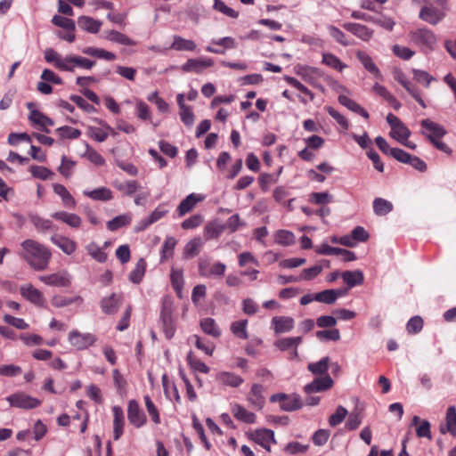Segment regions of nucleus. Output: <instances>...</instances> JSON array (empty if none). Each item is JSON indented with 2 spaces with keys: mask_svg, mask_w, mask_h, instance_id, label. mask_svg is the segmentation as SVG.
Here are the masks:
<instances>
[{
  "mask_svg": "<svg viewBox=\"0 0 456 456\" xmlns=\"http://www.w3.org/2000/svg\"><path fill=\"white\" fill-rule=\"evenodd\" d=\"M20 256L36 271H43L48 267L51 251L34 240H25L20 244Z\"/></svg>",
  "mask_w": 456,
  "mask_h": 456,
  "instance_id": "1",
  "label": "nucleus"
},
{
  "mask_svg": "<svg viewBox=\"0 0 456 456\" xmlns=\"http://www.w3.org/2000/svg\"><path fill=\"white\" fill-rule=\"evenodd\" d=\"M6 401L12 407L25 410L34 409L41 404L40 400L20 392L9 395L6 397Z\"/></svg>",
  "mask_w": 456,
  "mask_h": 456,
  "instance_id": "2",
  "label": "nucleus"
},
{
  "mask_svg": "<svg viewBox=\"0 0 456 456\" xmlns=\"http://www.w3.org/2000/svg\"><path fill=\"white\" fill-rule=\"evenodd\" d=\"M52 22L64 30L63 32L58 33L59 37L68 42H73L75 40L76 24L73 20L61 15H54L52 19Z\"/></svg>",
  "mask_w": 456,
  "mask_h": 456,
  "instance_id": "3",
  "label": "nucleus"
},
{
  "mask_svg": "<svg viewBox=\"0 0 456 456\" xmlns=\"http://www.w3.org/2000/svg\"><path fill=\"white\" fill-rule=\"evenodd\" d=\"M410 38L416 45L428 49H433L436 45V35L428 28H419L411 32Z\"/></svg>",
  "mask_w": 456,
  "mask_h": 456,
  "instance_id": "4",
  "label": "nucleus"
},
{
  "mask_svg": "<svg viewBox=\"0 0 456 456\" xmlns=\"http://www.w3.org/2000/svg\"><path fill=\"white\" fill-rule=\"evenodd\" d=\"M54 61L55 66L63 70L74 71L76 69H89L94 65L90 59H47Z\"/></svg>",
  "mask_w": 456,
  "mask_h": 456,
  "instance_id": "5",
  "label": "nucleus"
},
{
  "mask_svg": "<svg viewBox=\"0 0 456 456\" xmlns=\"http://www.w3.org/2000/svg\"><path fill=\"white\" fill-rule=\"evenodd\" d=\"M68 339L69 344L77 350H85L96 341L94 335L81 333L77 330H73L69 333Z\"/></svg>",
  "mask_w": 456,
  "mask_h": 456,
  "instance_id": "6",
  "label": "nucleus"
},
{
  "mask_svg": "<svg viewBox=\"0 0 456 456\" xmlns=\"http://www.w3.org/2000/svg\"><path fill=\"white\" fill-rule=\"evenodd\" d=\"M39 280L46 285L54 287H68L71 283V276L66 270L42 275Z\"/></svg>",
  "mask_w": 456,
  "mask_h": 456,
  "instance_id": "7",
  "label": "nucleus"
},
{
  "mask_svg": "<svg viewBox=\"0 0 456 456\" xmlns=\"http://www.w3.org/2000/svg\"><path fill=\"white\" fill-rule=\"evenodd\" d=\"M127 418L135 428H141L146 423V416L135 400H130L127 407Z\"/></svg>",
  "mask_w": 456,
  "mask_h": 456,
  "instance_id": "8",
  "label": "nucleus"
},
{
  "mask_svg": "<svg viewBox=\"0 0 456 456\" xmlns=\"http://www.w3.org/2000/svg\"><path fill=\"white\" fill-rule=\"evenodd\" d=\"M205 196L198 193H191L183 199L176 208L178 217L184 216L187 213L191 212L198 203L203 201Z\"/></svg>",
  "mask_w": 456,
  "mask_h": 456,
  "instance_id": "9",
  "label": "nucleus"
},
{
  "mask_svg": "<svg viewBox=\"0 0 456 456\" xmlns=\"http://www.w3.org/2000/svg\"><path fill=\"white\" fill-rule=\"evenodd\" d=\"M395 159L399 162L411 165L418 171L423 172L427 169L426 163L417 156L409 154L403 151H394Z\"/></svg>",
  "mask_w": 456,
  "mask_h": 456,
  "instance_id": "10",
  "label": "nucleus"
},
{
  "mask_svg": "<svg viewBox=\"0 0 456 456\" xmlns=\"http://www.w3.org/2000/svg\"><path fill=\"white\" fill-rule=\"evenodd\" d=\"M265 388L260 384H254L247 396L250 406L255 410L260 411L264 408L265 398L264 396Z\"/></svg>",
  "mask_w": 456,
  "mask_h": 456,
  "instance_id": "11",
  "label": "nucleus"
},
{
  "mask_svg": "<svg viewBox=\"0 0 456 456\" xmlns=\"http://www.w3.org/2000/svg\"><path fill=\"white\" fill-rule=\"evenodd\" d=\"M20 291L21 296L32 304L37 306H45V299L42 292L31 284L21 286Z\"/></svg>",
  "mask_w": 456,
  "mask_h": 456,
  "instance_id": "12",
  "label": "nucleus"
},
{
  "mask_svg": "<svg viewBox=\"0 0 456 456\" xmlns=\"http://www.w3.org/2000/svg\"><path fill=\"white\" fill-rule=\"evenodd\" d=\"M421 126L424 129L421 133L430 141L431 136L435 139H440L445 135L446 130L439 124L429 118L421 121Z\"/></svg>",
  "mask_w": 456,
  "mask_h": 456,
  "instance_id": "13",
  "label": "nucleus"
},
{
  "mask_svg": "<svg viewBox=\"0 0 456 456\" xmlns=\"http://www.w3.org/2000/svg\"><path fill=\"white\" fill-rule=\"evenodd\" d=\"M444 17V12L432 5H425L419 12V18L431 25H436Z\"/></svg>",
  "mask_w": 456,
  "mask_h": 456,
  "instance_id": "14",
  "label": "nucleus"
},
{
  "mask_svg": "<svg viewBox=\"0 0 456 456\" xmlns=\"http://www.w3.org/2000/svg\"><path fill=\"white\" fill-rule=\"evenodd\" d=\"M333 385V380L329 375L314 379L311 383L305 386V393H318L330 388Z\"/></svg>",
  "mask_w": 456,
  "mask_h": 456,
  "instance_id": "15",
  "label": "nucleus"
},
{
  "mask_svg": "<svg viewBox=\"0 0 456 456\" xmlns=\"http://www.w3.org/2000/svg\"><path fill=\"white\" fill-rule=\"evenodd\" d=\"M122 303V299L119 296L113 293L109 297H103L101 302L100 305L102 308V311L106 314H115Z\"/></svg>",
  "mask_w": 456,
  "mask_h": 456,
  "instance_id": "16",
  "label": "nucleus"
},
{
  "mask_svg": "<svg viewBox=\"0 0 456 456\" xmlns=\"http://www.w3.org/2000/svg\"><path fill=\"white\" fill-rule=\"evenodd\" d=\"M113 412V438L118 440L124 432L125 419L124 412L120 406L112 407Z\"/></svg>",
  "mask_w": 456,
  "mask_h": 456,
  "instance_id": "17",
  "label": "nucleus"
},
{
  "mask_svg": "<svg viewBox=\"0 0 456 456\" xmlns=\"http://www.w3.org/2000/svg\"><path fill=\"white\" fill-rule=\"evenodd\" d=\"M50 240L55 246H57L62 252L67 255H71L77 248L76 242L66 236L54 234L51 237Z\"/></svg>",
  "mask_w": 456,
  "mask_h": 456,
  "instance_id": "18",
  "label": "nucleus"
},
{
  "mask_svg": "<svg viewBox=\"0 0 456 456\" xmlns=\"http://www.w3.org/2000/svg\"><path fill=\"white\" fill-rule=\"evenodd\" d=\"M216 380L219 384L230 387H238L244 382V379L240 376L229 371H220L216 373Z\"/></svg>",
  "mask_w": 456,
  "mask_h": 456,
  "instance_id": "19",
  "label": "nucleus"
},
{
  "mask_svg": "<svg viewBox=\"0 0 456 456\" xmlns=\"http://www.w3.org/2000/svg\"><path fill=\"white\" fill-rule=\"evenodd\" d=\"M52 217L55 220L61 221L63 224L69 225L71 228H79L82 224L81 217L74 213H69L66 211H58L52 214Z\"/></svg>",
  "mask_w": 456,
  "mask_h": 456,
  "instance_id": "20",
  "label": "nucleus"
},
{
  "mask_svg": "<svg viewBox=\"0 0 456 456\" xmlns=\"http://www.w3.org/2000/svg\"><path fill=\"white\" fill-rule=\"evenodd\" d=\"M212 65L213 61L211 59H189L188 61L183 65L182 69L184 72L200 73Z\"/></svg>",
  "mask_w": 456,
  "mask_h": 456,
  "instance_id": "21",
  "label": "nucleus"
},
{
  "mask_svg": "<svg viewBox=\"0 0 456 456\" xmlns=\"http://www.w3.org/2000/svg\"><path fill=\"white\" fill-rule=\"evenodd\" d=\"M29 120L37 129L45 133H49L48 126H53V121L38 110L30 112Z\"/></svg>",
  "mask_w": 456,
  "mask_h": 456,
  "instance_id": "22",
  "label": "nucleus"
},
{
  "mask_svg": "<svg viewBox=\"0 0 456 456\" xmlns=\"http://www.w3.org/2000/svg\"><path fill=\"white\" fill-rule=\"evenodd\" d=\"M232 413L235 419L244 423L254 424L256 422V414L238 403L232 405Z\"/></svg>",
  "mask_w": 456,
  "mask_h": 456,
  "instance_id": "23",
  "label": "nucleus"
},
{
  "mask_svg": "<svg viewBox=\"0 0 456 456\" xmlns=\"http://www.w3.org/2000/svg\"><path fill=\"white\" fill-rule=\"evenodd\" d=\"M442 434L450 433L453 436H456V406H449L445 415V425L440 426Z\"/></svg>",
  "mask_w": 456,
  "mask_h": 456,
  "instance_id": "24",
  "label": "nucleus"
},
{
  "mask_svg": "<svg viewBox=\"0 0 456 456\" xmlns=\"http://www.w3.org/2000/svg\"><path fill=\"white\" fill-rule=\"evenodd\" d=\"M102 25V21L95 20L90 16L83 15L78 17L77 19L78 28L88 33H97L100 30Z\"/></svg>",
  "mask_w": 456,
  "mask_h": 456,
  "instance_id": "25",
  "label": "nucleus"
},
{
  "mask_svg": "<svg viewBox=\"0 0 456 456\" xmlns=\"http://www.w3.org/2000/svg\"><path fill=\"white\" fill-rule=\"evenodd\" d=\"M83 194L93 200L109 201L112 200L113 193L107 187H99L94 190H85Z\"/></svg>",
  "mask_w": 456,
  "mask_h": 456,
  "instance_id": "26",
  "label": "nucleus"
},
{
  "mask_svg": "<svg viewBox=\"0 0 456 456\" xmlns=\"http://www.w3.org/2000/svg\"><path fill=\"white\" fill-rule=\"evenodd\" d=\"M252 438L261 446H268V443L276 444L273 431L267 428L256 430L252 435Z\"/></svg>",
  "mask_w": 456,
  "mask_h": 456,
  "instance_id": "27",
  "label": "nucleus"
},
{
  "mask_svg": "<svg viewBox=\"0 0 456 456\" xmlns=\"http://www.w3.org/2000/svg\"><path fill=\"white\" fill-rule=\"evenodd\" d=\"M276 334L290 331L294 328V320L291 317H273L272 320Z\"/></svg>",
  "mask_w": 456,
  "mask_h": 456,
  "instance_id": "28",
  "label": "nucleus"
},
{
  "mask_svg": "<svg viewBox=\"0 0 456 456\" xmlns=\"http://www.w3.org/2000/svg\"><path fill=\"white\" fill-rule=\"evenodd\" d=\"M345 28L359 38L368 41L371 38L373 35V31L369 29L367 27L358 23H346L344 25Z\"/></svg>",
  "mask_w": 456,
  "mask_h": 456,
  "instance_id": "29",
  "label": "nucleus"
},
{
  "mask_svg": "<svg viewBox=\"0 0 456 456\" xmlns=\"http://www.w3.org/2000/svg\"><path fill=\"white\" fill-rule=\"evenodd\" d=\"M234 46V39L227 37L213 42L211 45L208 46L207 50L212 53L224 54L225 49L233 48Z\"/></svg>",
  "mask_w": 456,
  "mask_h": 456,
  "instance_id": "30",
  "label": "nucleus"
},
{
  "mask_svg": "<svg viewBox=\"0 0 456 456\" xmlns=\"http://www.w3.org/2000/svg\"><path fill=\"white\" fill-rule=\"evenodd\" d=\"M341 277L349 288L362 285L364 281L363 273L360 270L346 271L341 273Z\"/></svg>",
  "mask_w": 456,
  "mask_h": 456,
  "instance_id": "31",
  "label": "nucleus"
},
{
  "mask_svg": "<svg viewBox=\"0 0 456 456\" xmlns=\"http://www.w3.org/2000/svg\"><path fill=\"white\" fill-rule=\"evenodd\" d=\"M338 102L340 104L346 107L351 111L362 116L365 119L369 118V113L361 105L346 95H339Z\"/></svg>",
  "mask_w": 456,
  "mask_h": 456,
  "instance_id": "32",
  "label": "nucleus"
},
{
  "mask_svg": "<svg viewBox=\"0 0 456 456\" xmlns=\"http://www.w3.org/2000/svg\"><path fill=\"white\" fill-rule=\"evenodd\" d=\"M224 225L216 220L208 222L204 227V237L207 240L218 238L224 230Z\"/></svg>",
  "mask_w": 456,
  "mask_h": 456,
  "instance_id": "33",
  "label": "nucleus"
},
{
  "mask_svg": "<svg viewBox=\"0 0 456 456\" xmlns=\"http://www.w3.org/2000/svg\"><path fill=\"white\" fill-rule=\"evenodd\" d=\"M53 191L61 198L62 203L68 208H75L76 200L73 196L69 192L66 187L60 183L53 184Z\"/></svg>",
  "mask_w": 456,
  "mask_h": 456,
  "instance_id": "34",
  "label": "nucleus"
},
{
  "mask_svg": "<svg viewBox=\"0 0 456 456\" xmlns=\"http://www.w3.org/2000/svg\"><path fill=\"white\" fill-rule=\"evenodd\" d=\"M274 242L281 246H291L295 243L296 238L293 232L288 230H278L273 234Z\"/></svg>",
  "mask_w": 456,
  "mask_h": 456,
  "instance_id": "35",
  "label": "nucleus"
},
{
  "mask_svg": "<svg viewBox=\"0 0 456 456\" xmlns=\"http://www.w3.org/2000/svg\"><path fill=\"white\" fill-rule=\"evenodd\" d=\"M146 265L145 260L140 258L135 264L134 268L129 273V281L134 284L140 283L145 274Z\"/></svg>",
  "mask_w": 456,
  "mask_h": 456,
  "instance_id": "36",
  "label": "nucleus"
},
{
  "mask_svg": "<svg viewBox=\"0 0 456 456\" xmlns=\"http://www.w3.org/2000/svg\"><path fill=\"white\" fill-rule=\"evenodd\" d=\"M330 363V358L328 356H325L316 362L309 363L307 369L314 375H323L327 373Z\"/></svg>",
  "mask_w": 456,
  "mask_h": 456,
  "instance_id": "37",
  "label": "nucleus"
},
{
  "mask_svg": "<svg viewBox=\"0 0 456 456\" xmlns=\"http://www.w3.org/2000/svg\"><path fill=\"white\" fill-rule=\"evenodd\" d=\"M393 210V204L382 198H376L373 200V211L377 216H385Z\"/></svg>",
  "mask_w": 456,
  "mask_h": 456,
  "instance_id": "38",
  "label": "nucleus"
},
{
  "mask_svg": "<svg viewBox=\"0 0 456 456\" xmlns=\"http://www.w3.org/2000/svg\"><path fill=\"white\" fill-rule=\"evenodd\" d=\"M200 327L202 330L214 338H218L221 335V330L216 324V322L212 318H204L200 321Z\"/></svg>",
  "mask_w": 456,
  "mask_h": 456,
  "instance_id": "39",
  "label": "nucleus"
},
{
  "mask_svg": "<svg viewBox=\"0 0 456 456\" xmlns=\"http://www.w3.org/2000/svg\"><path fill=\"white\" fill-rule=\"evenodd\" d=\"M29 220L35 226V228L40 232H45L50 231L53 224L51 220L41 217L37 215H30Z\"/></svg>",
  "mask_w": 456,
  "mask_h": 456,
  "instance_id": "40",
  "label": "nucleus"
},
{
  "mask_svg": "<svg viewBox=\"0 0 456 456\" xmlns=\"http://www.w3.org/2000/svg\"><path fill=\"white\" fill-rule=\"evenodd\" d=\"M132 221L130 214H124L114 217L107 223V228L113 232L123 226L128 225Z\"/></svg>",
  "mask_w": 456,
  "mask_h": 456,
  "instance_id": "41",
  "label": "nucleus"
},
{
  "mask_svg": "<svg viewBox=\"0 0 456 456\" xmlns=\"http://www.w3.org/2000/svg\"><path fill=\"white\" fill-rule=\"evenodd\" d=\"M171 282L178 297H182V292L183 289V274L182 270L172 268Z\"/></svg>",
  "mask_w": 456,
  "mask_h": 456,
  "instance_id": "42",
  "label": "nucleus"
},
{
  "mask_svg": "<svg viewBox=\"0 0 456 456\" xmlns=\"http://www.w3.org/2000/svg\"><path fill=\"white\" fill-rule=\"evenodd\" d=\"M280 406L285 411H292L301 407V402L297 395H285Z\"/></svg>",
  "mask_w": 456,
  "mask_h": 456,
  "instance_id": "43",
  "label": "nucleus"
},
{
  "mask_svg": "<svg viewBox=\"0 0 456 456\" xmlns=\"http://www.w3.org/2000/svg\"><path fill=\"white\" fill-rule=\"evenodd\" d=\"M82 303L83 298L80 296H77L74 297H65L60 295H55L52 297L51 303L54 307H65L74 303Z\"/></svg>",
  "mask_w": 456,
  "mask_h": 456,
  "instance_id": "44",
  "label": "nucleus"
},
{
  "mask_svg": "<svg viewBox=\"0 0 456 456\" xmlns=\"http://www.w3.org/2000/svg\"><path fill=\"white\" fill-rule=\"evenodd\" d=\"M389 134L392 138L401 142L407 140L410 137L411 131L408 129L406 126H404L403 123H401L397 126L391 129Z\"/></svg>",
  "mask_w": 456,
  "mask_h": 456,
  "instance_id": "45",
  "label": "nucleus"
},
{
  "mask_svg": "<svg viewBox=\"0 0 456 456\" xmlns=\"http://www.w3.org/2000/svg\"><path fill=\"white\" fill-rule=\"evenodd\" d=\"M171 48L178 51H193L196 48V45L191 40L184 39L181 37H175Z\"/></svg>",
  "mask_w": 456,
  "mask_h": 456,
  "instance_id": "46",
  "label": "nucleus"
},
{
  "mask_svg": "<svg viewBox=\"0 0 456 456\" xmlns=\"http://www.w3.org/2000/svg\"><path fill=\"white\" fill-rule=\"evenodd\" d=\"M322 272V266L316 265L309 268L303 269L298 274L299 282L303 281H312Z\"/></svg>",
  "mask_w": 456,
  "mask_h": 456,
  "instance_id": "47",
  "label": "nucleus"
},
{
  "mask_svg": "<svg viewBox=\"0 0 456 456\" xmlns=\"http://www.w3.org/2000/svg\"><path fill=\"white\" fill-rule=\"evenodd\" d=\"M247 325H248L247 320H240V321L233 322L231 324V330L236 337H238L240 338L247 339L248 338V335L247 332Z\"/></svg>",
  "mask_w": 456,
  "mask_h": 456,
  "instance_id": "48",
  "label": "nucleus"
},
{
  "mask_svg": "<svg viewBox=\"0 0 456 456\" xmlns=\"http://www.w3.org/2000/svg\"><path fill=\"white\" fill-rule=\"evenodd\" d=\"M202 242L200 238H193L188 241L184 247V255L187 257H193L197 256L201 248Z\"/></svg>",
  "mask_w": 456,
  "mask_h": 456,
  "instance_id": "49",
  "label": "nucleus"
},
{
  "mask_svg": "<svg viewBox=\"0 0 456 456\" xmlns=\"http://www.w3.org/2000/svg\"><path fill=\"white\" fill-rule=\"evenodd\" d=\"M187 362L190 367L195 371L207 374L210 370L209 367L207 366L200 359L196 358L191 352H190L187 355Z\"/></svg>",
  "mask_w": 456,
  "mask_h": 456,
  "instance_id": "50",
  "label": "nucleus"
},
{
  "mask_svg": "<svg viewBox=\"0 0 456 456\" xmlns=\"http://www.w3.org/2000/svg\"><path fill=\"white\" fill-rule=\"evenodd\" d=\"M213 8L216 11L220 12L223 14H224L230 18L236 19L239 17V12L237 11L233 10L232 8L229 7L222 0H214Z\"/></svg>",
  "mask_w": 456,
  "mask_h": 456,
  "instance_id": "51",
  "label": "nucleus"
},
{
  "mask_svg": "<svg viewBox=\"0 0 456 456\" xmlns=\"http://www.w3.org/2000/svg\"><path fill=\"white\" fill-rule=\"evenodd\" d=\"M176 243L177 241L174 237H167L161 249V261H164L173 256Z\"/></svg>",
  "mask_w": 456,
  "mask_h": 456,
  "instance_id": "52",
  "label": "nucleus"
},
{
  "mask_svg": "<svg viewBox=\"0 0 456 456\" xmlns=\"http://www.w3.org/2000/svg\"><path fill=\"white\" fill-rule=\"evenodd\" d=\"M204 218L203 216L200 214H195L186 219H184L182 224L181 227L184 230H191L195 229L201 225L203 223Z\"/></svg>",
  "mask_w": 456,
  "mask_h": 456,
  "instance_id": "53",
  "label": "nucleus"
},
{
  "mask_svg": "<svg viewBox=\"0 0 456 456\" xmlns=\"http://www.w3.org/2000/svg\"><path fill=\"white\" fill-rule=\"evenodd\" d=\"M88 254L100 263H103L107 259V254L95 243H90L86 247Z\"/></svg>",
  "mask_w": 456,
  "mask_h": 456,
  "instance_id": "54",
  "label": "nucleus"
},
{
  "mask_svg": "<svg viewBox=\"0 0 456 456\" xmlns=\"http://www.w3.org/2000/svg\"><path fill=\"white\" fill-rule=\"evenodd\" d=\"M314 300L328 305L333 304L337 300L335 289H326L316 293Z\"/></svg>",
  "mask_w": 456,
  "mask_h": 456,
  "instance_id": "55",
  "label": "nucleus"
},
{
  "mask_svg": "<svg viewBox=\"0 0 456 456\" xmlns=\"http://www.w3.org/2000/svg\"><path fill=\"white\" fill-rule=\"evenodd\" d=\"M139 187V183L134 180H128L116 184V188L126 195H132Z\"/></svg>",
  "mask_w": 456,
  "mask_h": 456,
  "instance_id": "56",
  "label": "nucleus"
},
{
  "mask_svg": "<svg viewBox=\"0 0 456 456\" xmlns=\"http://www.w3.org/2000/svg\"><path fill=\"white\" fill-rule=\"evenodd\" d=\"M316 338L320 340L338 341L340 339V332L338 329L318 330Z\"/></svg>",
  "mask_w": 456,
  "mask_h": 456,
  "instance_id": "57",
  "label": "nucleus"
},
{
  "mask_svg": "<svg viewBox=\"0 0 456 456\" xmlns=\"http://www.w3.org/2000/svg\"><path fill=\"white\" fill-rule=\"evenodd\" d=\"M179 110H180L179 115H180L182 122L188 127L192 126L194 124L195 116L193 114L191 107L187 105Z\"/></svg>",
  "mask_w": 456,
  "mask_h": 456,
  "instance_id": "58",
  "label": "nucleus"
},
{
  "mask_svg": "<svg viewBox=\"0 0 456 456\" xmlns=\"http://www.w3.org/2000/svg\"><path fill=\"white\" fill-rule=\"evenodd\" d=\"M106 38L110 41L117 42L125 45L133 44L132 40L129 37L116 30H110L107 32Z\"/></svg>",
  "mask_w": 456,
  "mask_h": 456,
  "instance_id": "59",
  "label": "nucleus"
},
{
  "mask_svg": "<svg viewBox=\"0 0 456 456\" xmlns=\"http://www.w3.org/2000/svg\"><path fill=\"white\" fill-rule=\"evenodd\" d=\"M347 413V410L345 407L338 406L336 411L329 418L330 426L336 427L337 425L340 424L344 420Z\"/></svg>",
  "mask_w": 456,
  "mask_h": 456,
  "instance_id": "60",
  "label": "nucleus"
},
{
  "mask_svg": "<svg viewBox=\"0 0 456 456\" xmlns=\"http://www.w3.org/2000/svg\"><path fill=\"white\" fill-rule=\"evenodd\" d=\"M416 436L419 438L431 439V425L427 419H422L420 424L416 428Z\"/></svg>",
  "mask_w": 456,
  "mask_h": 456,
  "instance_id": "61",
  "label": "nucleus"
},
{
  "mask_svg": "<svg viewBox=\"0 0 456 456\" xmlns=\"http://www.w3.org/2000/svg\"><path fill=\"white\" fill-rule=\"evenodd\" d=\"M22 370L20 366L15 364H5V365H0V376L4 377H16L20 374H21Z\"/></svg>",
  "mask_w": 456,
  "mask_h": 456,
  "instance_id": "62",
  "label": "nucleus"
},
{
  "mask_svg": "<svg viewBox=\"0 0 456 456\" xmlns=\"http://www.w3.org/2000/svg\"><path fill=\"white\" fill-rule=\"evenodd\" d=\"M30 172L34 177L39 178L42 180L50 179L53 175V173L51 170H49L48 168H46L45 167H40V166L30 167Z\"/></svg>",
  "mask_w": 456,
  "mask_h": 456,
  "instance_id": "63",
  "label": "nucleus"
},
{
  "mask_svg": "<svg viewBox=\"0 0 456 456\" xmlns=\"http://www.w3.org/2000/svg\"><path fill=\"white\" fill-rule=\"evenodd\" d=\"M56 132L61 137L69 139H77L81 134L80 130L68 126L59 127Z\"/></svg>",
  "mask_w": 456,
  "mask_h": 456,
  "instance_id": "64",
  "label": "nucleus"
}]
</instances>
